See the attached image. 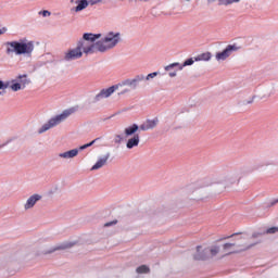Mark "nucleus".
<instances>
[{
	"label": "nucleus",
	"instance_id": "17",
	"mask_svg": "<svg viewBox=\"0 0 278 278\" xmlns=\"http://www.w3.org/2000/svg\"><path fill=\"white\" fill-rule=\"evenodd\" d=\"M15 81L21 84V86H23L24 90H25V88H27V86H29V84H31V79L29 78V76L27 74L18 76L15 79Z\"/></svg>",
	"mask_w": 278,
	"mask_h": 278
},
{
	"label": "nucleus",
	"instance_id": "36",
	"mask_svg": "<svg viewBox=\"0 0 278 278\" xmlns=\"http://www.w3.org/2000/svg\"><path fill=\"white\" fill-rule=\"evenodd\" d=\"M240 0H228V3H238Z\"/></svg>",
	"mask_w": 278,
	"mask_h": 278
},
{
	"label": "nucleus",
	"instance_id": "24",
	"mask_svg": "<svg viewBox=\"0 0 278 278\" xmlns=\"http://www.w3.org/2000/svg\"><path fill=\"white\" fill-rule=\"evenodd\" d=\"M139 275H147L149 273V267L147 265H141L137 268Z\"/></svg>",
	"mask_w": 278,
	"mask_h": 278
},
{
	"label": "nucleus",
	"instance_id": "14",
	"mask_svg": "<svg viewBox=\"0 0 278 278\" xmlns=\"http://www.w3.org/2000/svg\"><path fill=\"white\" fill-rule=\"evenodd\" d=\"M78 155H79V149H77V148L59 153V157L61 160H73L74 157H77Z\"/></svg>",
	"mask_w": 278,
	"mask_h": 278
},
{
	"label": "nucleus",
	"instance_id": "18",
	"mask_svg": "<svg viewBox=\"0 0 278 278\" xmlns=\"http://www.w3.org/2000/svg\"><path fill=\"white\" fill-rule=\"evenodd\" d=\"M212 60L211 52H204L194 58V62H210Z\"/></svg>",
	"mask_w": 278,
	"mask_h": 278
},
{
	"label": "nucleus",
	"instance_id": "4",
	"mask_svg": "<svg viewBox=\"0 0 278 278\" xmlns=\"http://www.w3.org/2000/svg\"><path fill=\"white\" fill-rule=\"evenodd\" d=\"M5 46L8 55H25L26 58H31L35 49L34 41H29L27 39L20 41H8Z\"/></svg>",
	"mask_w": 278,
	"mask_h": 278
},
{
	"label": "nucleus",
	"instance_id": "25",
	"mask_svg": "<svg viewBox=\"0 0 278 278\" xmlns=\"http://www.w3.org/2000/svg\"><path fill=\"white\" fill-rule=\"evenodd\" d=\"M97 140H99V138H96L94 140H92L89 143L80 146L79 149H78V153H79V151H84V150L88 149L89 147H92V144H94V142H97Z\"/></svg>",
	"mask_w": 278,
	"mask_h": 278
},
{
	"label": "nucleus",
	"instance_id": "3",
	"mask_svg": "<svg viewBox=\"0 0 278 278\" xmlns=\"http://www.w3.org/2000/svg\"><path fill=\"white\" fill-rule=\"evenodd\" d=\"M232 238H235V242L232 243H225L223 245L224 253L226 255H231V253H240L242 251H248V249H251V247H254L255 243L249 242V235L242 233V235H232Z\"/></svg>",
	"mask_w": 278,
	"mask_h": 278
},
{
	"label": "nucleus",
	"instance_id": "15",
	"mask_svg": "<svg viewBox=\"0 0 278 278\" xmlns=\"http://www.w3.org/2000/svg\"><path fill=\"white\" fill-rule=\"evenodd\" d=\"M110 160V153H106L104 156L99 157L97 163L91 167V170H99V168H103L108 164Z\"/></svg>",
	"mask_w": 278,
	"mask_h": 278
},
{
	"label": "nucleus",
	"instance_id": "34",
	"mask_svg": "<svg viewBox=\"0 0 278 278\" xmlns=\"http://www.w3.org/2000/svg\"><path fill=\"white\" fill-rule=\"evenodd\" d=\"M116 223H118V222L117 220L109 222V223L104 224V227H112V225H116Z\"/></svg>",
	"mask_w": 278,
	"mask_h": 278
},
{
	"label": "nucleus",
	"instance_id": "12",
	"mask_svg": "<svg viewBox=\"0 0 278 278\" xmlns=\"http://www.w3.org/2000/svg\"><path fill=\"white\" fill-rule=\"evenodd\" d=\"M71 3L76 5L72 9L76 13L84 12L88 8V0H71Z\"/></svg>",
	"mask_w": 278,
	"mask_h": 278
},
{
	"label": "nucleus",
	"instance_id": "31",
	"mask_svg": "<svg viewBox=\"0 0 278 278\" xmlns=\"http://www.w3.org/2000/svg\"><path fill=\"white\" fill-rule=\"evenodd\" d=\"M88 5H97L98 3H101V0H87Z\"/></svg>",
	"mask_w": 278,
	"mask_h": 278
},
{
	"label": "nucleus",
	"instance_id": "38",
	"mask_svg": "<svg viewBox=\"0 0 278 278\" xmlns=\"http://www.w3.org/2000/svg\"><path fill=\"white\" fill-rule=\"evenodd\" d=\"M252 238H257V233H254V235L252 236Z\"/></svg>",
	"mask_w": 278,
	"mask_h": 278
},
{
	"label": "nucleus",
	"instance_id": "37",
	"mask_svg": "<svg viewBox=\"0 0 278 278\" xmlns=\"http://www.w3.org/2000/svg\"><path fill=\"white\" fill-rule=\"evenodd\" d=\"M276 203H278V200L274 201V202L271 203V205H275Z\"/></svg>",
	"mask_w": 278,
	"mask_h": 278
},
{
	"label": "nucleus",
	"instance_id": "11",
	"mask_svg": "<svg viewBox=\"0 0 278 278\" xmlns=\"http://www.w3.org/2000/svg\"><path fill=\"white\" fill-rule=\"evenodd\" d=\"M194 260H210L211 254L207 252V248H203V245H199L197 248V252L193 255Z\"/></svg>",
	"mask_w": 278,
	"mask_h": 278
},
{
	"label": "nucleus",
	"instance_id": "20",
	"mask_svg": "<svg viewBox=\"0 0 278 278\" xmlns=\"http://www.w3.org/2000/svg\"><path fill=\"white\" fill-rule=\"evenodd\" d=\"M71 247H73V243L64 242V243H61L59 245H55L54 248L49 250L48 253H54V251H60V250H64V249H71Z\"/></svg>",
	"mask_w": 278,
	"mask_h": 278
},
{
	"label": "nucleus",
	"instance_id": "7",
	"mask_svg": "<svg viewBox=\"0 0 278 278\" xmlns=\"http://www.w3.org/2000/svg\"><path fill=\"white\" fill-rule=\"evenodd\" d=\"M236 51H240V47L238 45H228L222 52H217L215 54V60L217 62H225V60L231 58V54L236 53Z\"/></svg>",
	"mask_w": 278,
	"mask_h": 278
},
{
	"label": "nucleus",
	"instance_id": "35",
	"mask_svg": "<svg viewBox=\"0 0 278 278\" xmlns=\"http://www.w3.org/2000/svg\"><path fill=\"white\" fill-rule=\"evenodd\" d=\"M127 92H129V89H124L119 94H127Z\"/></svg>",
	"mask_w": 278,
	"mask_h": 278
},
{
	"label": "nucleus",
	"instance_id": "19",
	"mask_svg": "<svg viewBox=\"0 0 278 278\" xmlns=\"http://www.w3.org/2000/svg\"><path fill=\"white\" fill-rule=\"evenodd\" d=\"M115 86H117V90L125 87V86H129V88H131L132 90H136V87L134 85V80L132 79H125L122 80L121 83L116 84Z\"/></svg>",
	"mask_w": 278,
	"mask_h": 278
},
{
	"label": "nucleus",
	"instance_id": "1",
	"mask_svg": "<svg viewBox=\"0 0 278 278\" xmlns=\"http://www.w3.org/2000/svg\"><path fill=\"white\" fill-rule=\"evenodd\" d=\"M93 36H100L97 40H89L91 49L94 53H108L112 49H116L123 41V35L118 30H110L101 34H92ZM100 39V40H99Z\"/></svg>",
	"mask_w": 278,
	"mask_h": 278
},
{
	"label": "nucleus",
	"instance_id": "16",
	"mask_svg": "<svg viewBox=\"0 0 278 278\" xmlns=\"http://www.w3.org/2000/svg\"><path fill=\"white\" fill-rule=\"evenodd\" d=\"M238 181V174L236 173H229L226 176H224L222 182L225 184V186H229L231 184H236Z\"/></svg>",
	"mask_w": 278,
	"mask_h": 278
},
{
	"label": "nucleus",
	"instance_id": "39",
	"mask_svg": "<svg viewBox=\"0 0 278 278\" xmlns=\"http://www.w3.org/2000/svg\"><path fill=\"white\" fill-rule=\"evenodd\" d=\"M248 103H253V100L249 101Z\"/></svg>",
	"mask_w": 278,
	"mask_h": 278
},
{
	"label": "nucleus",
	"instance_id": "13",
	"mask_svg": "<svg viewBox=\"0 0 278 278\" xmlns=\"http://www.w3.org/2000/svg\"><path fill=\"white\" fill-rule=\"evenodd\" d=\"M157 123H160L157 118L148 119L139 126V129H141V131H149V129H155V127H157Z\"/></svg>",
	"mask_w": 278,
	"mask_h": 278
},
{
	"label": "nucleus",
	"instance_id": "22",
	"mask_svg": "<svg viewBox=\"0 0 278 278\" xmlns=\"http://www.w3.org/2000/svg\"><path fill=\"white\" fill-rule=\"evenodd\" d=\"M25 89L21 83H17L16 80H13V84L11 85V90H13V92H18V90H23Z\"/></svg>",
	"mask_w": 278,
	"mask_h": 278
},
{
	"label": "nucleus",
	"instance_id": "2",
	"mask_svg": "<svg viewBox=\"0 0 278 278\" xmlns=\"http://www.w3.org/2000/svg\"><path fill=\"white\" fill-rule=\"evenodd\" d=\"M98 38H101V35L85 33L83 38L77 42L76 48L68 49L64 52V62H74V60H79L84 55H94L90 40H97Z\"/></svg>",
	"mask_w": 278,
	"mask_h": 278
},
{
	"label": "nucleus",
	"instance_id": "6",
	"mask_svg": "<svg viewBox=\"0 0 278 278\" xmlns=\"http://www.w3.org/2000/svg\"><path fill=\"white\" fill-rule=\"evenodd\" d=\"M139 129L138 124H132L124 129V138H128L126 149H136L140 144V135L136 134Z\"/></svg>",
	"mask_w": 278,
	"mask_h": 278
},
{
	"label": "nucleus",
	"instance_id": "26",
	"mask_svg": "<svg viewBox=\"0 0 278 278\" xmlns=\"http://www.w3.org/2000/svg\"><path fill=\"white\" fill-rule=\"evenodd\" d=\"M157 75H160L159 72H153L147 75V77H144L146 81H151V79H155V77H157Z\"/></svg>",
	"mask_w": 278,
	"mask_h": 278
},
{
	"label": "nucleus",
	"instance_id": "8",
	"mask_svg": "<svg viewBox=\"0 0 278 278\" xmlns=\"http://www.w3.org/2000/svg\"><path fill=\"white\" fill-rule=\"evenodd\" d=\"M116 90H118V86L116 85H113L106 89H102L98 94H96L94 101L99 102V101H102V99H110V96L115 93Z\"/></svg>",
	"mask_w": 278,
	"mask_h": 278
},
{
	"label": "nucleus",
	"instance_id": "27",
	"mask_svg": "<svg viewBox=\"0 0 278 278\" xmlns=\"http://www.w3.org/2000/svg\"><path fill=\"white\" fill-rule=\"evenodd\" d=\"M125 140V135H115L114 142L115 144H121Z\"/></svg>",
	"mask_w": 278,
	"mask_h": 278
},
{
	"label": "nucleus",
	"instance_id": "40",
	"mask_svg": "<svg viewBox=\"0 0 278 278\" xmlns=\"http://www.w3.org/2000/svg\"><path fill=\"white\" fill-rule=\"evenodd\" d=\"M101 1H103V0H100V3H101Z\"/></svg>",
	"mask_w": 278,
	"mask_h": 278
},
{
	"label": "nucleus",
	"instance_id": "10",
	"mask_svg": "<svg viewBox=\"0 0 278 278\" xmlns=\"http://www.w3.org/2000/svg\"><path fill=\"white\" fill-rule=\"evenodd\" d=\"M192 64H194V59H188L184 62V64L181 63H172L169 65H166L164 67L165 71H173V68H178V71H184L185 66H192Z\"/></svg>",
	"mask_w": 278,
	"mask_h": 278
},
{
	"label": "nucleus",
	"instance_id": "23",
	"mask_svg": "<svg viewBox=\"0 0 278 278\" xmlns=\"http://www.w3.org/2000/svg\"><path fill=\"white\" fill-rule=\"evenodd\" d=\"M140 81H144V75H137L135 78H132L135 89L138 88V84H140Z\"/></svg>",
	"mask_w": 278,
	"mask_h": 278
},
{
	"label": "nucleus",
	"instance_id": "29",
	"mask_svg": "<svg viewBox=\"0 0 278 278\" xmlns=\"http://www.w3.org/2000/svg\"><path fill=\"white\" fill-rule=\"evenodd\" d=\"M1 90H8V84L3 83V80H0V97L3 94Z\"/></svg>",
	"mask_w": 278,
	"mask_h": 278
},
{
	"label": "nucleus",
	"instance_id": "30",
	"mask_svg": "<svg viewBox=\"0 0 278 278\" xmlns=\"http://www.w3.org/2000/svg\"><path fill=\"white\" fill-rule=\"evenodd\" d=\"M39 15L43 16V18H47V16H51V12L47 10L39 11Z\"/></svg>",
	"mask_w": 278,
	"mask_h": 278
},
{
	"label": "nucleus",
	"instance_id": "28",
	"mask_svg": "<svg viewBox=\"0 0 278 278\" xmlns=\"http://www.w3.org/2000/svg\"><path fill=\"white\" fill-rule=\"evenodd\" d=\"M177 71H179V68L178 67H174L173 70L166 71V72L168 73L169 77H177Z\"/></svg>",
	"mask_w": 278,
	"mask_h": 278
},
{
	"label": "nucleus",
	"instance_id": "5",
	"mask_svg": "<svg viewBox=\"0 0 278 278\" xmlns=\"http://www.w3.org/2000/svg\"><path fill=\"white\" fill-rule=\"evenodd\" d=\"M75 114V109H67L63 111L61 114L51 117L48 122H46L39 129L38 134H46L49 129H53V127H58L61 123H64L68 116Z\"/></svg>",
	"mask_w": 278,
	"mask_h": 278
},
{
	"label": "nucleus",
	"instance_id": "9",
	"mask_svg": "<svg viewBox=\"0 0 278 278\" xmlns=\"http://www.w3.org/2000/svg\"><path fill=\"white\" fill-rule=\"evenodd\" d=\"M41 200H42V195L38 193H34L33 195H30L24 203L25 212H29V210H34V207H36V203H38V201H41Z\"/></svg>",
	"mask_w": 278,
	"mask_h": 278
},
{
	"label": "nucleus",
	"instance_id": "21",
	"mask_svg": "<svg viewBox=\"0 0 278 278\" xmlns=\"http://www.w3.org/2000/svg\"><path fill=\"white\" fill-rule=\"evenodd\" d=\"M220 252V248L218 245H212L211 248H206V253H210L211 257L218 255Z\"/></svg>",
	"mask_w": 278,
	"mask_h": 278
},
{
	"label": "nucleus",
	"instance_id": "32",
	"mask_svg": "<svg viewBox=\"0 0 278 278\" xmlns=\"http://www.w3.org/2000/svg\"><path fill=\"white\" fill-rule=\"evenodd\" d=\"M278 228L277 227H271L269 229H267L266 233H277Z\"/></svg>",
	"mask_w": 278,
	"mask_h": 278
},
{
	"label": "nucleus",
	"instance_id": "33",
	"mask_svg": "<svg viewBox=\"0 0 278 278\" xmlns=\"http://www.w3.org/2000/svg\"><path fill=\"white\" fill-rule=\"evenodd\" d=\"M3 34H8V27L0 28V36H3Z\"/></svg>",
	"mask_w": 278,
	"mask_h": 278
}]
</instances>
